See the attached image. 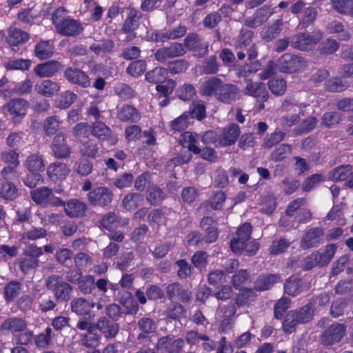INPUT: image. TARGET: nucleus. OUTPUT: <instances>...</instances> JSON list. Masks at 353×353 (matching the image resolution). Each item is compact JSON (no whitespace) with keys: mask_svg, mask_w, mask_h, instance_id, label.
I'll return each instance as SVG.
<instances>
[{"mask_svg":"<svg viewBox=\"0 0 353 353\" xmlns=\"http://www.w3.org/2000/svg\"><path fill=\"white\" fill-rule=\"evenodd\" d=\"M200 93L203 97L214 95L216 100L225 104H231L240 97V90L235 84L224 83L215 77L203 83Z\"/></svg>","mask_w":353,"mask_h":353,"instance_id":"f257e3e1","label":"nucleus"},{"mask_svg":"<svg viewBox=\"0 0 353 353\" xmlns=\"http://www.w3.org/2000/svg\"><path fill=\"white\" fill-rule=\"evenodd\" d=\"M52 23L56 31L64 37H76L83 31L81 22L66 15L63 8H59L52 14Z\"/></svg>","mask_w":353,"mask_h":353,"instance_id":"f03ea898","label":"nucleus"},{"mask_svg":"<svg viewBox=\"0 0 353 353\" xmlns=\"http://www.w3.org/2000/svg\"><path fill=\"white\" fill-rule=\"evenodd\" d=\"M48 290L52 291L57 301H68L71 295L72 287L57 275L50 276L46 282Z\"/></svg>","mask_w":353,"mask_h":353,"instance_id":"7ed1b4c3","label":"nucleus"},{"mask_svg":"<svg viewBox=\"0 0 353 353\" xmlns=\"http://www.w3.org/2000/svg\"><path fill=\"white\" fill-rule=\"evenodd\" d=\"M30 194L36 203L43 206H62L64 204L61 199L54 195L52 190L46 186L31 191Z\"/></svg>","mask_w":353,"mask_h":353,"instance_id":"20e7f679","label":"nucleus"},{"mask_svg":"<svg viewBox=\"0 0 353 353\" xmlns=\"http://www.w3.org/2000/svg\"><path fill=\"white\" fill-rule=\"evenodd\" d=\"M322 37L323 34L319 30L314 32L312 34L299 33L292 38L290 45L294 48L301 51L310 50L314 48Z\"/></svg>","mask_w":353,"mask_h":353,"instance_id":"39448f33","label":"nucleus"},{"mask_svg":"<svg viewBox=\"0 0 353 353\" xmlns=\"http://www.w3.org/2000/svg\"><path fill=\"white\" fill-rule=\"evenodd\" d=\"M114 197L112 191L105 186L94 188L88 194V200L92 206L105 207L109 205Z\"/></svg>","mask_w":353,"mask_h":353,"instance_id":"423d86ee","label":"nucleus"},{"mask_svg":"<svg viewBox=\"0 0 353 353\" xmlns=\"http://www.w3.org/2000/svg\"><path fill=\"white\" fill-rule=\"evenodd\" d=\"M186 53L183 45L174 42L170 46L157 49L154 54L156 61L161 63H165L168 59L181 57Z\"/></svg>","mask_w":353,"mask_h":353,"instance_id":"0eeeda50","label":"nucleus"},{"mask_svg":"<svg viewBox=\"0 0 353 353\" xmlns=\"http://www.w3.org/2000/svg\"><path fill=\"white\" fill-rule=\"evenodd\" d=\"M52 155L59 159H65L70 157L72 148L67 143V135L63 132L57 133L51 143Z\"/></svg>","mask_w":353,"mask_h":353,"instance_id":"6e6552de","label":"nucleus"},{"mask_svg":"<svg viewBox=\"0 0 353 353\" xmlns=\"http://www.w3.org/2000/svg\"><path fill=\"white\" fill-rule=\"evenodd\" d=\"M280 71L286 73L295 72L304 67V60L301 57L290 53L283 54L278 59Z\"/></svg>","mask_w":353,"mask_h":353,"instance_id":"1a4fd4ad","label":"nucleus"},{"mask_svg":"<svg viewBox=\"0 0 353 353\" xmlns=\"http://www.w3.org/2000/svg\"><path fill=\"white\" fill-rule=\"evenodd\" d=\"M183 46L193 52L194 55L199 58L205 57L209 51L208 43L203 42L199 34L195 33L188 34L184 40Z\"/></svg>","mask_w":353,"mask_h":353,"instance_id":"9d476101","label":"nucleus"},{"mask_svg":"<svg viewBox=\"0 0 353 353\" xmlns=\"http://www.w3.org/2000/svg\"><path fill=\"white\" fill-rule=\"evenodd\" d=\"M28 105V102L21 98L13 99L6 105V110L12 116L14 125L21 123V119L26 114Z\"/></svg>","mask_w":353,"mask_h":353,"instance_id":"9b49d317","label":"nucleus"},{"mask_svg":"<svg viewBox=\"0 0 353 353\" xmlns=\"http://www.w3.org/2000/svg\"><path fill=\"white\" fill-rule=\"evenodd\" d=\"M243 93L245 95L256 98L260 102L267 101L270 96L266 85L264 83L253 81L251 79L245 81Z\"/></svg>","mask_w":353,"mask_h":353,"instance_id":"f8f14e48","label":"nucleus"},{"mask_svg":"<svg viewBox=\"0 0 353 353\" xmlns=\"http://www.w3.org/2000/svg\"><path fill=\"white\" fill-rule=\"evenodd\" d=\"M64 77L71 83L87 88L91 85V80L88 75L76 67H68L63 72Z\"/></svg>","mask_w":353,"mask_h":353,"instance_id":"ddd939ff","label":"nucleus"},{"mask_svg":"<svg viewBox=\"0 0 353 353\" xmlns=\"http://www.w3.org/2000/svg\"><path fill=\"white\" fill-rule=\"evenodd\" d=\"M241 133L240 127L233 123L223 128L219 136L218 141L221 146H230L234 144Z\"/></svg>","mask_w":353,"mask_h":353,"instance_id":"4468645a","label":"nucleus"},{"mask_svg":"<svg viewBox=\"0 0 353 353\" xmlns=\"http://www.w3.org/2000/svg\"><path fill=\"white\" fill-rule=\"evenodd\" d=\"M26 256L21 262V269L23 272H27L31 268L36 267L37 264V257L41 254L40 248L35 244H29L25 250Z\"/></svg>","mask_w":353,"mask_h":353,"instance_id":"2eb2a0df","label":"nucleus"},{"mask_svg":"<svg viewBox=\"0 0 353 353\" xmlns=\"http://www.w3.org/2000/svg\"><path fill=\"white\" fill-rule=\"evenodd\" d=\"M346 331L344 324H334L330 326L322 335V343L330 345L339 342L343 337Z\"/></svg>","mask_w":353,"mask_h":353,"instance_id":"dca6fc26","label":"nucleus"},{"mask_svg":"<svg viewBox=\"0 0 353 353\" xmlns=\"http://www.w3.org/2000/svg\"><path fill=\"white\" fill-rule=\"evenodd\" d=\"M184 345V341L181 339H174L168 336L161 337L157 342V347L161 351L167 353H180Z\"/></svg>","mask_w":353,"mask_h":353,"instance_id":"f3484780","label":"nucleus"},{"mask_svg":"<svg viewBox=\"0 0 353 353\" xmlns=\"http://www.w3.org/2000/svg\"><path fill=\"white\" fill-rule=\"evenodd\" d=\"M336 251L334 244H327L322 252H314L311 254V259H314L312 264H307V268H312L315 265H324L327 264L333 257Z\"/></svg>","mask_w":353,"mask_h":353,"instance_id":"a211bd4d","label":"nucleus"},{"mask_svg":"<svg viewBox=\"0 0 353 353\" xmlns=\"http://www.w3.org/2000/svg\"><path fill=\"white\" fill-rule=\"evenodd\" d=\"M29 39L28 32L15 26H10L8 29L6 41L10 46H19L26 43Z\"/></svg>","mask_w":353,"mask_h":353,"instance_id":"6ab92c4d","label":"nucleus"},{"mask_svg":"<svg viewBox=\"0 0 353 353\" xmlns=\"http://www.w3.org/2000/svg\"><path fill=\"white\" fill-rule=\"evenodd\" d=\"M63 205L65 206V214L70 218L83 217L87 210V205L77 199H70L65 205Z\"/></svg>","mask_w":353,"mask_h":353,"instance_id":"aec40b11","label":"nucleus"},{"mask_svg":"<svg viewBox=\"0 0 353 353\" xmlns=\"http://www.w3.org/2000/svg\"><path fill=\"white\" fill-rule=\"evenodd\" d=\"M96 303L89 301L88 300L82 298H75L71 303V310L73 312L80 316L89 315L90 317H94V314L91 315L90 310L95 307Z\"/></svg>","mask_w":353,"mask_h":353,"instance_id":"412c9836","label":"nucleus"},{"mask_svg":"<svg viewBox=\"0 0 353 353\" xmlns=\"http://www.w3.org/2000/svg\"><path fill=\"white\" fill-rule=\"evenodd\" d=\"M63 68L61 63L57 61H48L38 64L34 69L36 75L40 77H49L58 72Z\"/></svg>","mask_w":353,"mask_h":353,"instance_id":"4be33fe9","label":"nucleus"},{"mask_svg":"<svg viewBox=\"0 0 353 353\" xmlns=\"http://www.w3.org/2000/svg\"><path fill=\"white\" fill-rule=\"evenodd\" d=\"M70 169L65 163L56 162L48 167L47 173L50 179L52 181H61L69 174Z\"/></svg>","mask_w":353,"mask_h":353,"instance_id":"5701e85b","label":"nucleus"},{"mask_svg":"<svg viewBox=\"0 0 353 353\" xmlns=\"http://www.w3.org/2000/svg\"><path fill=\"white\" fill-rule=\"evenodd\" d=\"M34 90L41 95L50 97L59 91L60 86L57 82L46 79L38 82Z\"/></svg>","mask_w":353,"mask_h":353,"instance_id":"b1692460","label":"nucleus"},{"mask_svg":"<svg viewBox=\"0 0 353 353\" xmlns=\"http://www.w3.org/2000/svg\"><path fill=\"white\" fill-rule=\"evenodd\" d=\"M198 137L197 134L185 132L181 135L179 142L183 147L188 148L189 152L198 154L201 152V150L196 145Z\"/></svg>","mask_w":353,"mask_h":353,"instance_id":"393cba45","label":"nucleus"},{"mask_svg":"<svg viewBox=\"0 0 353 353\" xmlns=\"http://www.w3.org/2000/svg\"><path fill=\"white\" fill-rule=\"evenodd\" d=\"M117 117L123 122L136 123L140 119V114L132 105H124L119 110Z\"/></svg>","mask_w":353,"mask_h":353,"instance_id":"a878e982","label":"nucleus"},{"mask_svg":"<svg viewBox=\"0 0 353 353\" xmlns=\"http://www.w3.org/2000/svg\"><path fill=\"white\" fill-rule=\"evenodd\" d=\"M24 166L31 173L39 172L43 171L45 163L43 157L39 154H31L28 156Z\"/></svg>","mask_w":353,"mask_h":353,"instance_id":"bb28decb","label":"nucleus"},{"mask_svg":"<svg viewBox=\"0 0 353 353\" xmlns=\"http://www.w3.org/2000/svg\"><path fill=\"white\" fill-rule=\"evenodd\" d=\"M91 134L101 141L108 140L112 137L111 129L100 121L92 123Z\"/></svg>","mask_w":353,"mask_h":353,"instance_id":"cd10ccee","label":"nucleus"},{"mask_svg":"<svg viewBox=\"0 0 353 353\" xmlns=\"http://www.w3.org/2000/svg\"><path fill=\"white\" fill-rule=\"evenodd\" d=\"M97 326L107 338H114L119 331L118 325L110 323L105 317H102L99 320Z\"/></svg>","mask_w":353,"mask_h":353,"instance_id":"c85d7f7f","label":"nucleus"},{"mask_svg":"<svg viewBox=\"0 0 353 353\" xmlns=\"http://www.w3.org/2000/svg\"><path fill=\"white\" fill-rule=\"evenodd\" d=\"M201 227L207 232L208 241L213 243L217 240V228L213 219L209 216L203 217L200 222Z\"/></svg>","mask_w":353,"mask_h":353,"instance_id":"c756f323","label":"nucleus"},{"mask_svg":"<svg viewBox=\"0 0 353 353\" xmlns=\"http://www.w3.org/2000/svg\"><path fill=\"white\" fill-rule=\"evenodd\" d=\"M54 53V47L49 41H41L34 48V54L40 59H47Z\"/></svg>","mask_w":353,"mask_h":353,"instance_id":"7c9ffc66","label":"nucleus"},{"mask_svg":"<svg viewBox=\"0 0 353 353\" xmlns=\"http://www.w3.org/2000/svg\"><path fill=\"white\" fill-rule=\"evenodd\" d=\"M77 274H78V276L74 279L71 278V281L74 283L78 282L79 288L83 294L90 293L92 290L94 288V277L90 275L81 276V274L80 272H77Z\"/></svg>","mask_w":353,"mask_h":353,"instance_id":"2f4dec72","label":"nucleus"},{"mask_svg":"<svg viewBox=\"0 0 353 353\" xmlns=\"http://www.w3.org/2000/svg\"><path fill=\"white\" fill-rule=\"evenodd\" d=\"M167 70L163 67H157L148 71L145 75V80L150 83L158 84L165 81L167 77Z\"/></svg>","mask_w":353,"mask_h":353,"instance_id":"473e14b6","label":"nucleus"},{"mask_svg":"<svg viewBox=\"0 0 353 353\" xmlns=\"http://www.w3.org/2000/svg\"><path fill=\"white\" fill-rule=\"evenodd\" d=\"M26 326L23 320L17 318L8 319L1 325L3 329L10 330L12 333L23 332Z\"/></svg>","mask_w":353,"mask_h":353,"instance_id":"72a5a7b5","label":"nucleus"},{"mask_svg":"<svg viewBox=\"0 0 353 353\" xmlns=\"http://www.w3.org/2000/svg\"><path fill=\"white\" fill-rule=\"evenodd\" d=\"M165 193L157 185H152L148 187L146 199L150 204H159L165 199Z\"/></svg>","mask_w":353,"mask_h":353,"instance_id":"f704fd0d","label":"nucleus"},{"mask_svg":"<svg viewBox=\"0 0 353 353\" xmlns=\"http://www.w3.org/2000/svg\"><path fill=\"white\" fill-rule=\"evenodd\" d=\"M352 170V167L350 165L338 166L329 172L328 178L335 181H343L347 179Z\"/></svg>","mask_w":353,"mask_h":353,"instance_id":"c9c22d12","label":"nucleus"},{"mask_svg":"<svg viewBox=\"0 0 353 353\" xmlns=\"http://www.w3.org/2000/svg\"><path fill=\"white\" fill-rule=\"evenodd\" d=\"M143 201V196L139 193H129L125 195L122 201L123 207L127 210H132L137 208Z\"/></svg>","mask_w":353,"mask_h":353,"instance_id":"e433bc0d","label":"nucleus"},{"mask_svg":"<svg viewBox=\"0 0 353 353\" xmlns=\"http://www.w3.org/2000/svg\"><path fill=\"white\" fill-rule=\"evenodd\" d=\"M279 281L280 277L276 274L263 275L258 279L255 288L257 290H266Z\"/></svg>","mask_w":353,"mask_h":353,"instance_id":"4c0bfd02","label":"nucleus"},{"mask_svg":"<svg viewBox=\"0 0 353 353\" xmlns=\"http://www.w3.org/2000/svg\"><path fill=\"white\" fill-rule=\"evenodd\" d=\"M341 118L342 114L339 112H327L321 117V124L326 128H332L339 123Z\"/></svg>","mask_w":353,"mask_h":353,"instance_id":"58836bf2","label":"nucleus"},{"mask_svg":"<svg viewBox=\"0 0 353 353\" xmlns=\"http://www.w3.org/2000/svg\"><path fill=\"white\" fill-rule=\"evenodd\" d=\"M282 24V20L277 19L275 21L267 30L263 32L262 38L268 42L274 39L281 33Z\"/></svg>","mask_w":353,"mask_h":353,"instance_id":"ea45409f","label":"nucleus"},{"mask_svg":"<svg viewBox=\"0 0 353 353\" xmlns=\"http://www.w3.org/2000/svg\"><path fill=\"white\" fill-rule=\"evenodd\" d=\"M114 47V42L110 39H103L98 43H92L90 49L96 54L100 53H110L112 52Z\"/></svg>","mask_w":353,"mask_h":353,"instance_id":"a19ab883","label":"nucleus"},{"mask_svg":"<svg viewBox=\"0 0 353 353\" xmlns=\"http://www.w3.org/2000/svg\"><path fill=\"white\" fill-rule=\"evenodd\" d=\"M292 151V148L290 144H281L272 152L270 154L271 159L275 162L281 161L290 154Z\"/></svg>","mask_w":353,"mask_h":353,"instance_id":"79ce46f5","label":"nucleus"},{"mask_svg":"<svg viewBox=\"0 0 353 353\" xmlns=\"http://www.w3.org/2000/svg\"><path fill=\"white\" fill-rule=\"evenodd\" d=\"M99 223L103 228L110 230L119 225V216L114 212H110L102 216Z\"/></svg>","mask_w":353,"mask_h":353,"instance_id":"37998d69","label":"nucleus"},{"mask_svg":"<svg viewBox=\"0 0 353 353\" xmlns=\"http://www.w3.org/2000/svg\"><path fill=\"white\" fill-rule=\"evenodd\" d=\"M61 121L57 116H51L46 119L43 123L45 134L50 137L54 134L60 128Z\"/></svg>","mask_w":353,"mask_h":353,"instance_id":"c03bdc74","label":"nucleus"},{"mask_svg":"<svg viewBox=\"0 0 353 353\" xmlns=\"http://www.w3.org/2000/svg\"><path fill=\"white\" fill-rule=\"evenodd\" d=\"M285 137V133L281 130H276L273 133L267 135L263 139L262 146L264 148L270 149L277 143L282 141Z\"/></svg>","mask_w":353,"mask_h":353,"instance_id":"a18cd8bd","label":"nucleus"},{"mask_svg":"<svg viewBox=\"0 0 353 353\" xmlns=\"http://www.w3.org/2000/svg\"><path fill=\"white\" fill-rule=\"evenodd\" d=\"M186 112L189 114V117L195 118L199 121H202L206 117L205 106L201 101L193 102L190 110Z\"/></svg>","mask_w":353,"mask_h":353,"instance_id":"49530a36","label":"nucleus"},{"mask_svg":"<svg viewBox=\"0 0 353 353\" xmlns=\"http://www.w3.org/2000/svg\"><path fill=\"white\" fill-rule=\"evenodd\" d=\"M251 231V225L248 223H244L237 230L236 237L231 240L230 243H245L250 239Z\"/></svg>","mask_w":353,"mask_h":353,"instance_id":"de8ad7c7","label":"nucleus"},{"mask_svg":"<svg viewBox=\"0 0 353 353\" xmlns=\"http://www.w3.org/2000/svg\"><path fill=\"white\" fill-rule=\"evenodd\" d=\"M301 323L298 318V313L295 311L290 312L285 316L283 323V330L286 333L294 331L296 325Z\"/></svg>","mask_w":353,"mask_h":353,"instance_id":"09e8293b","label":"nucleus"},{"mask_svg":"<svg viewBox=\"0 0 353 353\" xmlns=\"http://www.w3.org/2000/svg\"><path fill=\"white\" fill-rule=\"evenodd\" d=\"M268 88L276 96L284 94L286 90V82L283 79H273L268 83Z\"/></svg>","mask_w":353,"mask_h":353,"instance_id":"8fccbe9b","label":"nucleus"},{"mask_svg":"<svg viewBox=\"0 0 353 353\" xmlns=\"http://www.w3.org/2000/svg\"><path fill=\"white\" fill-rule=\"evenodd\" d=\"M18 194L17 187L10 182L4 183L0 188V196L6 200H14Z\"/></svg>","mask_w":353,"mask_h":353,"instance_id":"3c124183","label":"nucleus"},{"mask_svg":"<svg viewBox=\"0 0 353 353\" xmlns=\"http://www.w3.org/2000/svg\"><path fill=\"white\" fill-rule=\"evenodd\" d=\"M168 294L171 298L179 296L183 301H188L190 299V293L183 291L181 286L178 283H172L168 287Z\"/></svg>","mask_w":353,"mask_h":353,"instance_id":"603ef678","label":"nucleus"},{"mask_svg":"<svg viewBox=\"0 0 353 353\" xmlns=\"http://www.w3.org/2000/svg\"><path fill=\"white\" fill-rule=\"evenodd\" d=\"M146 70V63L143 60H137L130 63L126 69V72L132 77H139Z\"/></svg>","mask_w":353,"mask_h":353,"instance_id":"864d4df0","label":"nucleus"},{"mask_svg":"<svg viewBox=\"0 0 353 353\" xmlns=\"http://www.w3.org/2000/svg\"><path fill=\"white\" fill-rule=\"evenodd\" d=\"M189 66V63L185 59H176L170 61L168 63L167 73L170 72L171 74H179L185 71Z\"/></svg>","mask_w":353,"mask_h":353,"instance_id":"5fc2aeb1","label":"nucleus"},{"mask_svg":"<svg viewBox=\"0 0 353 353\" xmlns=\"http://www.w3.org/2000/svg\"><path fill=\"white\" fill-rule=\"evenodd\" d=\"M31 65V61L29 59H13L9 60L5 63V68L8 70H27Z\"/></svg>","mask_w":353,"mask_h":353,"instance_id":"6e6d98bb","label":"nucleus"},{"mask_svg":"<svg viewBox=\"0 0 353 353\" xmlns=\"http://www.w3.org/2000/svg\"><path fill=\"white\" fill-rule=\"evenodd\" d=\"M98 150L99 148L97 145L91 141L85 142L80 146L79 148V152L82 156L90 158L96 157L98 153Z\"/></svg>","mask_w":353,"mask_h":353,"instance_id":"4d7b16f0","label":"nucleus"},{"mask_svg":"<svg viewBox=\"0 0 353 353\" xmlns=\"http://www.w3.org/2000/svg\"><path fill=\"white\" fill-rule=\"evenodd\" d=\"M353 4V0H332L333 8L339 14L347 15L351 6Z\"/></svg>","mask_w":353,"mask_h":353,"instance_id":"13d9d810","label":"nucleus"},{"mask_svg":"<svg viewBox=\"0 0 353 353\" xmlns=\"http://www.w3.org/2000/svg\"><path fill=\"white\" fill-rule=\"evenodd\" d=\"M52 329L47 327L43 333L37 335L34 338V343L38 348L46 347L51 341Z\"/></svg>","mask_w":353,"mask_h":353,"instance_id":"bf43d9fd","label":"nucleus"},{"mask_svg":"<svg viewBox=\"0 0 353 353\" xmlns=\"http://www.w3.org/2000/svg\"><path fill=\"white\" fill-rule=\"evenodd\" d=\"M325 88L330 92H336L345 90L347 85L341 79L334 77L326 81Z\"/></svg>","mask_w":353,"mask_h":353,"instance_id":"052dcab7","label":"nucleus"},{"mask_svg":"<svg viewBox=\"0 0 353 353\" xmlns=\"http://www.w3.org/2000/svg\"><path fill=\"white\" fill-rule=\"evenodd\" d=\"M253 37V32L251 30H242L238 39L236 41V48L243 50L250 45Z\"/></svg>","mask_w":353,"mask_h":353,"instance_id":"680f3d73","label":"nucleus"},{"mask_svg":"<svg viewBox=\"0 0 353 353\" xmlns=\"http://www.w3.org/2000/svg\"><path fill=\"white\" fill-rule=\"evenodd\" d=\"M219 68V64L217 62L215 56L209 57L203 63L202 71L205 74H216Z\"/></svg>","mask_w":353,"mask_h":353,"instance_id":"e2e57ef3","label":"nucleus"},{"mask_svg":"<svg viewBox=\"0 0 353 353\" xmlns=\"http://www.w3.org/2000/svg\"><path fill=\"white\" fill-rule=\"evenodd\" d=\"M261 205L262 212L267 214H272L276 207V198L272 195H267L263 198Z\"/></svg>","mask_w":353,"mask_h":353,"instance_id":"0e129e2a","label":"nucleus"},{"mask_svg":"<svg viewBox=\"0 0 353 353\" xmlns=\"http://www.w3.org/2000/svg\"><path fill=\"white\" fill-rule=\"evenodd\" d=\"M189 114L184 112L178 118L175 119L170 123V128L174 131H182L188 128V120Z\"/></svg>","mask_w":353,"mask_h":353,"instance_id":"69168bd1","label":"nucleus"},{"mask_svg":"<svg viewBox=\"0 0 353 353\" xmlns=\"http://www.w3.org/2000/svg\"><path fill=\"white\" fill-rule=\"evenodd\" d=\"M1 159L10 166H17L19 165V154L12 150L2 152L1 153Z\"/></svg>","mask_w":353,"mask_h":353,"instance_id":"338daca9","label":"nucleus"},{"mask_svg":"<svg viewBox=\"0 0 353 353\" xmlns=\"http://www.w3.org/2000/svg\"><path fill=\"white\" fill-rule=\"evenodd\" d=\"M139 17L137 12H131L123 24L122 30L126 32H130L136 30L139 26Z\"/></svg>","mask_w":353,"mask_h":353,"instance_id":"774afa93","label":"nucleus"}]
</instances>
